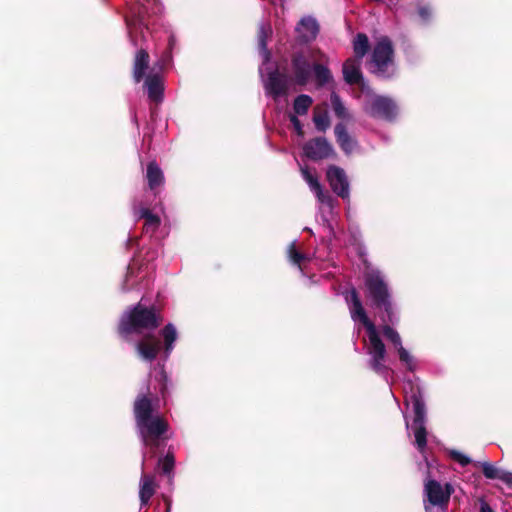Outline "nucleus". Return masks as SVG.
Instances as JSON below:
<instances>
[{
	"instance_id": "nucleus-40",
	"label": "nucleus",
	"mask_w": 512,
	"mask_h": 512,
	"mask_svg": "<svg viewBox=\"0 0 512 512\" xmlns=\"http://www.w3.org/2000/svg\"><path fill=\"white\" fill-rule=\"evenodd\" d=\"M498 480H501L502 482H504L505 484H507L508 486L511 487L512 486V472L502 470Z\"/></svg>"
},
{
	"instance_id": "nucleus-17",
	"label": "nucleus",
	"mask_w": 512,
	"mask_h": 512,
	"mask_svg": "<svg viewBox=\"0 0 512 512\" xmlns=\"http://www.w3.org/2000/svg\"><path fill=\"white\" fill-rule=\"evenodd\" d=\"M149 64L150 56L148 51L144 48H140L135 53L132 67V75L136 83H140L144 79L146 71L149 68Z\"/></svg>"
},
{
	"instance_id": "nucleus-32",
	"label": "nucleus",
	"mask_w": 512,
	"mask_h": 512,
	"mask_svg": "<svg viewBox=\"0 0 512 512\" xmlns=\"http://www.w3.org/2000/svg\"><path fill=\"white\" fill-rule=\"evenodd\" d=\"M474 466L481 467L483 475L487 479H492V480L499 479L501 471H502L501 469H498L497 467H495L490 462H482V463L475 462Z\"/></svg>"
},
{
	"instance_id": "nucleus-7",
	"label": "nucleus",
	"mask_w": 512,
	"mask_h": 512,
	"mask_svg": "<svg viewBox=\"0 0 512 512\" xmlns=\"http://www.w3.org/2000/svg\"><path fill=\"white\" fill-rule=\"evenodd\" d=\"M454 493V487L451 483H445L441 485L435 479H428L424 484V494L429 503L425 504V511L429 512L430 505L440 508L445 511L448 508L451 495Z\"/></svg>"
},
{
	"instance_id": "nucleus-11",
	"label": "nucleus",
	"mask_w": 512,
	"mask_h": 512,
	"mask_svg": "<svg viewBox=\"0 0 512 512\" xmlns=\"http://www.w3.org/2000/svg\"><path fill=\"white\" fill-rule=\"evenodd\" d=\"M326 178L335 194L342 199L349 197V181L344 169L336 165H330L326 172Z\"/></svg>"
},
{
	"instance_id": "nucleus-1",
	"label": "nucleus",
	"mask_w": 512,
	"mask_h": 512,
	"mask_svg": "<svg viewBox=\"0 0 512 512\" xmlns=\"http://www.w3.org/2000/svg\"><path fill=\"white\" fill-rule=\"evenodd\" d=\"M133 414L138 435L143 445L149 449L151 457L156 456L158 450L169 439L167 432L170 428L167 419L156 413L152 398L139 394L133 404Z\"/></svg>"
},
{
	"instance_id": "nucleus-21",
	"label": "nucleus",
	"mask_w": 512,
	"mask_h": 512,
	"mask_svg": "<svg viewBox=\"0 0 512 512\" xmlns=\"http://www.w3.org/2000/svg\"><path fill=\"white\" fill-rule=\"evenodd\" d=\"M157 484L155 477L150 474L143 473L140 479L139 498L141 506L148 505L150 499L155 494Z\"/></svg>"
},
{
	"instance_id": "nucleus-30",
	"label": "nucleus",
	"mask_w": 512,
	"mask_h": 512,
	"mask_svg": "<svg viewBox=\"0 0 512 512\" xmlns=\"http://www.w3.org/2000/svg\"><path fill=\"white\" fill-rule=\"evenodd\" d=\"M331 105L335 115L340 119L349 118V114L340 96L336 92L331 94Z\"/></svg>"
},
{
	"instance_id": "nucleus-13",
	"label": "nucleus",
	"mask_w": 512,
	"mask_h": 512,
	"mask_svg": "<svg viewBox=\"0 0 512 512\" xmlns=\"http://www.w3.org/2000/svg\"><path fill=\"white\" fill-rule=\"evenodd\" d=\"M135 348L143 360L153 362L161 350V342L155 334L149 332L142 336Z\"/></svg>"
},
{
	"instance_id": "nucleus-5",
	"label": "nucleus",
	"mask_w": 512,
	"mask_h": 512,
	"mask_svg": "<svg viewBox=\"0 0 512 512\" xmlns=\"http://www.w3.org/2000/svg\"><path fill=\"white\" fill-rule=\"evenodd\" d=\"M371 72L378 78L389 79L396 74L394 48L391 40L384 36L375 44L371 55Z\"/></svg>"
},
{
	"instance_id": "nucleus-3",
	"label": "nucleus",
	"mask_w": 512,
	"mask_h": 512,
	"mask_svg": "<svg viewBox=\"0 0 512 512\" xmlns=\"http://www.w3.org/2000/svg\"><path fill=\"white\" fill-rule=\"evenodd\" d=\"M162 323L163 316L160 309L155 305L146 306L141 300L121 315L116 331L123 341L130 342L133 334L141 335L144 332H152Z\"/></svg>"
},
{
	"instance_id": "nucleus-16",
	"label": "nucleus",
	"mask_w": 512,
	"mask_h": 512,
	"mask_svg": "<svg viewBox=\"0 0 512 512\" xmlns=\"http://www.w3.org/2000/svg\"><path fill=\"white\" fill-rule=\"evenodd\" d=\"M144 86L147 88V94L150 101L158 104L163 101L164 84L162 77L157 74L147 75Z\"/></svg>"
},
{
	"instance_id": "nucleus-9",
	"label": "nucleus",
	"mask_w": 512,
	"mask_h": 512,
	"mask_svg": "<svg viewBox=\"0 0 512 512\" xmlns=\"http://www.w3.org/2000/svg\"><path fill=\"white\" fill-rule=\"evenodd\" d=\"M293 81L299 86L306 85L310 78L313 66L303 52H295L291 56Z\"/></svg>"
},
{
	"instance_id": "nucleus-27",
	"label": "nucleus",
	"mask_w": 512,
	"mask_h": 512,
	"mask_svg": "<svg viewBox=\"0 0 512 512\" xmlns=\"http://www.w3.org/2000/svg\"><path fill=\"white\" fill-rule=\"evenodd\" d=\"M272 34V29L269 24H260L257 29V40H258V46L261 51H264L267 54V57L269 56V52L267 50V41L268 38Z\"/></svg>"
},
{
	"instance_id": "nucleus-29",
	"label": "nucleus",
	"mask_w": 512,
	"mask_h": 512,
	"mask_svg": "<svg viewBox=\"0 0 512 512\" xmlns=\"http://www.w3.org/2000/svg\"><path fill=\"white\" fill-rule=\"evenodd\" d=\"M383 323H384V325L382 326L383 335L386 337L387 340H389L394 345V347L396 349H398V347L402 346V340H401L399 333L391 326V325H394L395 323H388V322H383Z\"/></svg>"
},
{
	"instance_id": "nucleus-33",
	"label": "nucleus",
	"mask_w": 512,
	"mask_h": 512,
	"mask_svg": "<svg viewBox=\"0 0 512 512\" xmlns=\"http://www.w3.org/2000/svg\"><path fill=\"white\" fill-rule=\"evenodd\" d=\"M399 359L402 363H404L408 370H414L413 357L409 354V352L403 347H398L397 349Z\"/></svg>"
},
{
	"instance_id": "nucleus-14",
	"label": "nucleus",
	"mask_w": 512,
	"mask_h": 512,
	"mask_svg": "<svg viewBox=\"0 0 512 512\" xmlns=\"http://www.w3.org/2000/svg\"><path fill=\"white\" fill-rule=\"evenodd\" d=\"M264 88L266 93L276 100L288 93V78L285 74L280 73L277 69L271 71L268 73Z\"/></svg>"
},
{
	"instance_id": "nucleus-31",
	"label": "nucleus",
	"mask_w": 512,
	"mask_h": 512,
	"mask_svg": "<svg viewBox=\"0 0 512 512\" xmlns=\"http://www.w3.org/2000/svg\"><path fill=\"white\" fill-rule=\"evenodd\" d=\"M313 122L319 131H326L330 126V119L326 110L314 112Z\"/></svg>"
},
{
	"instance_id": "nucleus-10",
	"label": "nucleus",
	"mask_w": 512,
	"mask_h": 512,
	"mask_svg": "<svg viewBox=\"0 0 512 512\" xmlns=\"http://www.w3.org/2000/svg\"><path fill=\"white\" fill-rule=\"evenodd\" d=\"M303 152L312 161L327 159L334 154L332 145L325 137H316L307 141L303 146Z\"/></svg>"
},
{
	"instance_id": "nucleus-23",
	"label": "nucleus",
	"mask_w": 512,
	"mask_h": 512,
	"mask_svg": "<svg viewBox=\"0 0 512 512\" xmlns=\"http://www.w3.org/2000/svg\"><path fill=\"white\" fill-rule=\"evenodd\" d=\"M140 218L145 220L143 231L144 233L153 234L160 226V217L153 214L148 208H142L140 211Z\"/></svg>"
},
{
	"instance_id": "nucleus-24",
	"label": "nucleus",
	"mask_w": 512,
	"mask_h": 512,
	"mask_svg": "<svg viewBox=\"0 0 512 512\" xmlns=\"http://www.w3.org/2000/svg\"><path fill=\"white\" fill-rule=\"evenodd\" d=\"M370 50L368 36L365 33H358L353 40V51L355 59L361 60Z\"/></svg>"
},
{
	"instance_id": "nucleus-39",
	"label": "nucleus",
	"mask_w": 512,
	"mask_h": 512,
	"mask_svg": "<svg viewBox=\"0 0 512 512\" xmlns=\"http://www.w3.org/2000/svg\"><path fill=\"white\" fill-rule=\"evenodd\" d=\"M290 121H291V123L293 124V126H294V128H295V130H296L297 134H298L299 136H302V135L304 134V132H303V127H302L301 121L298 119V117H297V116H295V115H292V116L290 117Z\"/></svg>"
},
{
	"instance_id": "nucleus-8",
	"label": "nucleus",
	"mask_w": 512,
	"mask_h": 512,
	"mask_svg": "<svg viewBox=\"0 0 512 512\" xmlns=\"http://www.w3.org/2000/svg\"><path fill=\"white\" fill-rule=\"evenodd\" d=\"M364 112L374 119L393 122L398 114V106L390 97L376 95L364 104Z\"/></svg>"
},
{
	"instance_id": "nucleus-38",
	"label": "nucleus",
	"mask_w": 512,
	"mask_h": 512,
	"mask_svg": "<svg viewBox=\"0 0 512 512\" xmlns=\"http://www.w3.org/2000/svg\"><path fill=\"white\" fill-rule=\"evenodd\" d=\"M418 15L423 21H428L431 16V10L428 6H420L418 8Z\"/></svg>"
},
{
	"instance_id": "nucleus-34",
	"label": "nucleus",
	"mask_w": 512,
	"mask_h": 512,
	"mask_svg": "<svg viewBox=\"0 0 512 512\" xmlns=\"http://www.w3.org/2000/svg\"><path fill=\"white\" fill-rule=\"evenodd\" d=\"M288 253H289V258H290V260H291L294 264H296V265H298V266H300V265H301V263H302V261H304V260L306 259V256H305L302 252H300V251H298V250L296 249V246H295V244H294V243H292V244L289 246Z\"/></svg>"
},
{
	"instance_id": "nucleus-22",
	"label": "nucleus",
	"mask_w": 512,
	"mask_h": 512,
	"mask_svg": "<svg viewBox=\"0 0 512 512\" xmlns=\"http://www.w3.org/2000/svg\"><path fill=\"white\" fill-rule=\"evenodd\" d=\"M163 338V348L165 356L168 357L174 349V343L177 340V330L172 323L166 324L160 331Z\"/></svg>"
},
{
	"instance_id": "nucleus-18",
	"label": "nucleus",
	"mask_w": 512,
	"mask_h": 512,
	"mask_svg": "<svg viewBox=\"0 0 512 512\" xmlns=\"http://www.w3.org/2000/svg\"><path fill=\"white\" fill-rule=\"evenodd\" d=\"M361 60L348 58L343 64V77L347 84H360L363 80L361 72Z\"/></svg>"
},
{
	"instance_id": "nucleus-36",
	"label": "nucleus",
	"mask_w": 512,
	"mask_h": 512,
	"mask_svg": "<svg viewBox=\"0 0 512 512\" xmlns=\"http://www.w3.org/2000/svg\"><path fill=\"white\" fill-rule=\"evenodd\" d=\"M319 202L332 206L333 198L328 191H324L322 185L313 191Z\"/></svg>"
},
{
	"instance_id": "nucleus-41",
	"label": "nucleus",
	"mask_w": 512,
	"mask_h": 512,
	"mask_svg": "<svg viewBox=\"0 0 512 512\" xmlns=\"http://www.w3.org/2000/svg\"><path fill=\"white\" fill-rule=\"evenodd\" d=\"M480 512H494L484 498H479Z\"/></svg>"
},
{
	"instance_id": "nucleus-6",
	"label": "nucleus",
	"mask_w": 512,
	"mask_h": 512,
	"mask_svg": "<svg viewBox=\"0 0 512 512\" xmlns=\"http://www.w3.org/2000/svg\"><path fill=\"white\" fill-rule=\"evenodd\" d=\"M410 402L413 408V430L415 436V444L417 449L422 452L427 446V429L425 426L426 422V406L422 398L421 393H412L410 396Z\"/></svg>"
},
{
	"instance_id": "nucleus-20",
	"label": "nucleus",
	"mask_w": 512,
	"mask_h": 512,
	"mask_svg": "<svg viewBox=\"0 0 512 512\" xmlns=\"http://www.w3.org/2000/svg\"><path fill=\"white\" fill-rule=\"evenodd\" d=\"M146 179L149 189L157 195L159 188L164 184V174L156 161L147 164Z\"/></svg>"
},
{
	"instance_id": "nucleus-26",
	"label": "nucleus",
	"mask_w": 512,
	"mask_h": 512,
	"mask_svg": "<svg viewBox=\"0 0 512 512\" xmlns=\"http://www.w3.org/2000/svg\"><path fill=\"white\" fill-rule=\"evenodd\" d=\"M313 72L317 86L322 87L332 81V74L328 67L316 63L313 65Z\"/></svg>"
},
{
	"instance_id": "nucleus-42",
	"label": "nucleus",
	"mask_w": 512,
	"mask_h": 512,
	"mask_svg": "<svg viewBox=\"0 0 512 512\" xmlns=\"http://www.w3.org/2000/svg\"><path fill=\"white\" fill-rule=\"evenodd\" d=\"M163 500H164L165 505H166L165 512H170L171 511V499L169 497L163 495Z\"/></svg>"
},
{
	"instance_id": "nucleus-28",
	"label": "nucleus",
	"mask_w": 512,
	"mask_h": 512,
	"mask_svg": "<svg viewBox=\"0 0 512 512\" xmlns=\"http://www.w3.org/2000/svg\"><path fill=\"white\" fill-rule=\"evenodd\" d=\"M313 103L309 95L301 94L294 99L293 109L297 115H305Z\"/></svg>"
},
{
	"instance_id": "nucleus-2",
	"label": "nucleus",
	"mask_w": 512,
	"mask_h": 512,
	"mask_svg": "<svg viewBox=\"0 0 512 512\" xmlns=\"http://www.w3.org/2000/svg\"><path fill=\"white\" fill-rule=\"evenodd\" d=\"M363 278L368 305L377 312L382 322L397 323L396 303L384 275L379 270H369Z\"/></svg>"
},
{
	"instance_id": "nucleus-35",
	"label": "nucleus",
	"mask_w": 512,
	"mask_h": 512,
	"mask_svg": "<svg viewBox=\"0 0 512 512\" xmlns=\"http://www.w3.org/2000/svg\"><path fill=\"white\" fill-rule=\"evenodd\" d=\"M448 454L452 460L459 463L462 467H465L472 463V460L468 456L462 454L457 450H450Z\"/></svg>"
},
{
	"instance_id": "nucleus-25",
	"label": "nucleus",
	"mask_w": 512,
	"mask_h": 512,
	"mask_svg": "<svg viewBox=\"0 0 512 512\" xmlns=\"http://www.w3.org/2000/svg\"><path fill=\"white\" fill-rule=\"evenodd\" d=\"M174 467L175 456L174 453L169 449L164 457L158 459L157 468L162 474L166 475L171 482L173 478Z\"/></svg>"
},
{
	"instance_id": "nucleus-15",
	"label": "nucleus",
	"mask_w": 512,
	"mask_h": 512,
	"mask_svg": "<svg viewBox=\"0 0 512 512\" xmlns=\"http://www.w3.org/2000/svg\"><path fill=\"white\" fill-rule=\"evenodd\" d=\"M301 43H308L314 40L319 32V25L313 17H303L296 26Z\"/></svg>"
},
{
	"instance_id": "nucleus-12",
	"label": "nucleus",
	"mask_w": 512,
	"mask_h": 512,
	"mask_svg": "<svg viewBox=\"0 0 512 512\" xmlns=\"http://www.w3.org/2000/svg\"><path fill=\"white\" fill-rule=\"evenodd\" d=\"M146 15L147 8L139 2H135L130 6L129 13L125 17L129 35L134 46H138V43L137 40L133 37V33L141 30L142 27H147L145 22Z\"/></svg>"
},
{
	"instance_id": "nucleus-19",
	"label": "nucleus",
	"mask_w": 512,
	"mask_h": 512,
	"mask_svg": "<svg viewBox=\"0 0 512 512\" xmlns=\"http://www.w3.org/2000/svg\"><path fill=\"white\" fill-rule=\"evenodd\" d=\"M334 134L336 142L338 143L341 150L347 155L351 154L357 146V141L355 138L350 136L345 124H336L334 128Z\"/></svg>"
},
{
	"instance_id": "nucleus-4",
	"label": "nucleus",
	"mask_w": 512,
	"mask_h": 512,
	"mask_svg": "<svg viewBox=\"0 0 512 512\" xmlns=\"http://www.w3.org/2000/svg\"><path fill=\"white\" fill-rule=\"evenodd\" d=\"M349 306L351 318L359 320L367 330L370 346L368 354L371 356L370 367L377 373L384 372L387 368L384 364L386 347L381 340L374 323L369 319L362 305L358 291L352 287L345 295Z\"/></svg>"
},
{
	"instance_id": "nucleus-43",
	"label": "nucleus",
	"mask_w": 512,
	"mask_h": 512,
	"mask_svg": "<svg viewBox=\"0 0 512 512\" xmlns=\"http://www.w3.org/2000/svg\"><path fill=\"white\" fill-rule=\"evenodd\" d=\"M174 44H175V39H174L173 36H170L169 37V43H168L169 48L172 49Z\"/></svg>"
},
{
	"instance_id": "nucleus-37",
	"label": "nucleus",
	"mask_w": 512,
	"mask_h": 512,
	"mask_svg": "<svg viewBox=\"0 0 512 512\" xmlns=\"http://www.w3.org/2000/svg\"><path fill=\"white\" fill-rule=\"evenodd\" d=\"M302 174L312 191L318 189V187L321 186L320 182L318 181V178L312 175L307 169H303Z\"/></svg>"
}]
</instances>
